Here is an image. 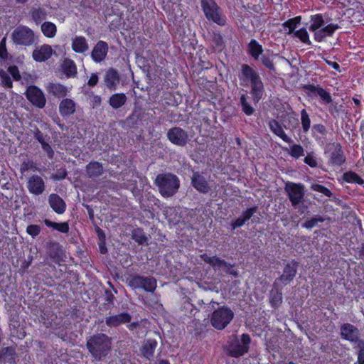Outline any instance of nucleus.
<instances>
[{
  "label": "nucleus",
  "instance_id": "f257e3e1",
  "mask_svg": "<svg viewBox=\"0 0 364 364\" xmlns=\"http://www.w3.org/2000/svg\"><path fill=\"white\" fill-rule=\"evenodd\" d=\"M240 85L246 87L250 85V94L255 103L262 98L264 87L259 74L247 64H242L238 75Z\"/></svg>",
  "mask_w": 364,
  "mask_h": 364
},
{
  "label": "nucleus",
  "instance_id": "f03ea898",
  "mask_svg": "<svg viewBox=\"0 0 364 364\" xmlns=\"http://www.w3.org/2000/svg\"><path fill=\"white\" fill-rule=\"evenodd\" d=\"M112 338L103 333H95L87 338L86 348L93 361H102L112 351Z\"/></svg>",
  "mask_w": 364,
  "mask_h": 364
},
{
  "label": "nucleus",
  "instance_id": "7ed1b4c3",
  "mask_svg": "<svg viewBox=\"0 0 364 364\" xmlns=\"http://www.w3.org/2000/svg\"><path fill=\"white\" fill-rule=\"evenodd\" d=\"M154 183L157 186L161 196L166 198L174 196L180 187L179 178L171 173L158 174Z\"/></svg>",
  "mask_w": 364,
  "mask_h": 364
},
{
  "label": "nucleus",
  "instance_id": "20e7f679",
  "mask_svg": "<svg viewBox=\"0 0 364 364\" xmlns=\"http://www.w3.org/2000/svg\"><path fill=\"white\" fill-rule=\"evenodd\" d=\"M234 312L228 306H219L210 316V323L217 330L225 329L234 318Z\"/></svg>",
  "mask_w": 364,
  "mask_h": 364
},
{
  "label": "nucleus",
  "instance_id": "39448f33",
  "mask_svg": "<svg viewBox=\"0 0 364 364\" xmlns=\"http://www.w3.org/2000/svg\"><path fill=\"white\" fill-rule=\"evenodd\" d=\"M201 7L208 20L221 26L226 24L227 18L222 15L221 9L215 0H201Z\"/></svg>",
  "mask_w": 364,
  "mask_h": 364
},
{
  "label": "nucleus",
  "instance_id": "423d86ee",
  "mask_svg": "<svg viewBox=\"0 0 364 364\" xmlns=\"http://www.w3.org/2000/svg\"><path fill=\"white\" fill-rule=\"evenodd\" d=\"M251 338L249 334L243 333L238 340L232 341L228 344L227 352L228 355L233 358H240L249 351Z\"/></svg>",
  "mask_w": 364,
  "mask_h": 364
},
{
  "label": "nucleus",
  "instance_id": "0eeeda50",
  "mask_svg": "<svg viewBox=\"0 0 364 364\" xmlns=\"http://www.w3.org/2000/svg\"><path fill=\"white\" fill-rule=\"evenodd\" d=\"M129 285L134 289H142L146 292L153 293L156 289L157 282L156 279L151 276L144 277L135 274L130 277Z\"/></svg>",
  "mask_w": 364,
  "mask_h": 364
},
{
  "label": "nucleus",
  "instance_id": "6e6552de",
  "mask_svg": "<svg viewBox=\"0 0 364 364\" xmlns=\"http://www.w3.org/2000/svg\"><path fill=\"white\" fill-rule=\"evenodd\" d=\"M14 44L29 46L35 41L34 32L26 26H19L16 28L11 34Z\"/></svg>",
  "mask_w": 364,
  "mask_h": 364
},
{
  "label": "nucleus",
  "instance_id": "1a4fd4ad",
  "mask_svg": "<svg viewBox=\"0 0 364 364\" xmlns=\"http://www.w3.org/2000/svg\"><path fill=\"white\" fill-rule=\"evenodd\" d=\"M200 257L205 263L208 264L213 268H218L219 269H223L228 274L235 277H238L237 270L233 268L235 267V264L228 262L225 259H220L217 256H208L206 253L200 255Z\"/></svg>",
  "mask_w": 364,
  "mask_h": 364
},
{
  "label": "nucleus",
  "instance_id": "9d476101",
  "mask_svg": "<svg viewBox=\"0 0 364 364\" xmlns=\"http://www.w3.org/2000/svg\"><path fill=\"white\" fill-rule=\"evenodd\" d=\"M27 100L35 107L42 109L45 107L46 99L43 91L36 85H30L25 92Z\"/></svg>",
  "mask_w": 364,
  "mask_h": 364
},
{
  "label": "nucleus",
  "instance_id": "9b49d317",
  "mask_svg": "<svg viewBox=\"0 0 364 364\" xmlns=\"http://www.w3.org/2000/svg\"><path fill=\"white\" fill-rule=\"evenodd\" d=\"M166 136L171 144L178 146H185L189 141L187 132L179 127L169 129L166 133Z\"/></svg>",
  "mask_w": 364,
  "mask_h": 364
},
{
  "label": "nucleus",
  "instance_id": "f8f14e48",
  "mask_svg": "<svg viewBox=\"0 0 364 364\" xmlns=\"http://www.w3.org/2000/svg\"><path fill=\"white\" fill-rule=\"evenodd\" d=\"M340 330L341 337L344 340L355 343L357 346L359 341H364V340L359 338V330L353 324L348 323H344L341 326Z\"/></svg>",
  "mask_w": 364,
  "mask_h": 364
},
{
  "label": "nucleus",
  "instance_id": "ddd939ff",
  "mask_svg": "<svg viewBox=\"0 0 364 364\" xmlns=\"http://www.w3.org/2000/svg\"><path fill=\"white\" fill-rule=\"evenodd\" d=\"M132 316L128 312H122L118 314L110 315L105 318V324L109 328L119 326L122 324L129 323Z\"/></svg>",
  "mask_w": 364,
  "mask_h": 364
},
{
  "label": "nucleus",
  "instance_id": "4468645a",
  "mask_svg": "<svg viewBox=\"0 0 364 364\" xmlns=\"http://www.w3.org/2000/svg\"><path fill=\"white\" fill-rule=\"evenodd\" d=\"M27 188L32 194L41 195L45 190L44 181L40 176L33 175L28 179Z\"/></svg>",
  "mask_w": 364,
  "mask_h": 364
},
{
  "label": "nucleus",
  "instance_id": "2eb2a0df",
  "mask_svg": "<svg viewBox=\"0 0 364 364\" xmlns=\"http://www.w3.org/2000/svg\"><path fill=\"white\" fill-rule=\"evenodd\" d=\"M109 46L108 44L103 41H99L91 52V58L95 63H100L104 60L107 55Z\"/></svg>",
  "mask_w": 364,
  "mask_h": 364
},
{
  "label": "nucleus",
  "instance_id": "dca6fc26",
  "mask_svg": "<svg viewBox=\"0 0 364 364\" xmlns=\"http://www.w3.org/2000/svg\"><path fill=\"white\" fill-rule=\"evenodd\" d=\"M333 146L334 150L331 153L328 162L332 166H340L346 162V156L340 143L333 144Z\"/></svg>",
  "mask_w": 364,
  "mask_h": 364
},
{
  "label": "nucleus",
  "instance_id": "f3484780",
  "mask_svg": "<svg viewBox=\"0 0 364 364\" xmlns=\"http://www.w3.org/2000/svg\"><path fill=\"white\" fill-rule=\"evenodd\" d=\"M48 251L50 257L55 263L60 264L63 261L64 252L58 242H50L48 245Z\"/></svg>",
  "mask_w": 364,
  "mask_h": 364
},
{
  "label": "nucleus",
  "instance_id": "a211bd4d",
  "mask_svg": "<svg viewBox=\"0 0 364 364\" xmlns=\"http://www.w3.org/2000/svg\"><path fill=\"white\" fill-rule=\"evenodd\" d=\"M269 303L274 309H277L282 303V292L279 289L278 279H275L272 289L269 292Z\"/></svg>",
  "mask_w": 364,
  "mask_h": 364
},
{
  "label": "nucleus",
  "instance_id": "6ab92c4d",
  "mask_svg": "<svg viewBox=\"0 0 364 364\" xmlns=\"http://www.w3.org/2000/svg\"><path fill=\"white\" fill-rule=\"evenodd\" d=\"M157 346L158 342L155 338L146 339L140 349L142 356L150 360L154 357Z\"/></svg>",
  "mask_w": 364,
  "mask_h": 364
},
{
  "label": "nucleus",
  "instance_id": "aec40b11",
  "mask_svg": "<svg viewBox=\"0 0 364 364\" xmlns=\"http://www.w3.org/2000/svg\"><path fill=\"white\" fill-rule=\"evenodd\" d=\"M192 186L200 193H208L210 190V186L206 179L198 172L193 173L191 179Z\"/></svg>",
  "mask_w": 364,
  "mask_h": 364
},
{
  "label": "nucleus",
  "instance_id": "412c9836",
  "mask_svg": "<svg viewBox=\"0 0 364 364\" xmlns=\"http://www.w3.org/2000/svg\"><path fill=\"white\" fill-rule=\"evenodd\" d=\"M48 203L53 210L57 214H63L66 210L65 201L56 193H51L48 196Z\"/></svg>",
  "mask_w": 364,
  "mask_h": 364
},
{
  "label": "nucleus",
  "instance_id": "4be33fe9",
  "mask_svg": "<svg viewBox=\"0 0 364 364\" xmlns=\"http://www.w3.org/2000/svg\"><path fill=\"white\" fill-rule=\"evenodd\" d=\"M53 53L51 47L49 45H43L39 48L33 51L32 57L36 62H43L49 59Z\"/></svg>",
  "mask_w": 364,
  "mask_h": 364
},
{
  "label": "nucleus",
  "instance_id": "5701e85b",
  "mask_svg": "<svg viewBox=\"0 0 364 364\" xmlns=\"http://www.w3.org/2000/svg\"><path fill=\"white\" fill-rule=\"evenodd\" d=\"M304 186L301 183H297V212L309 215L310 212L308 210V205L304 199Z\"/></svg>",
  "mask_w": 364,
  "mask_h": 364
},
{
  "label": "nucleus",
  "instance_id": "b1692460",
  "mask_svg": "<svg viewBox=\"0 0 364 364\" xmlns=\"http://www.w3.org/2000/svg\"><path fill=\"white\" fill-rule=\"evenodd\" d=\"M46 90L48 93L58 98L65 97L68 92V87L60 83L50 82L47 85Z\"/></svg>",
  "mask_w": 364,
  "mask_h": 364
},
{
  "label": "nucleus",
  "instance_id": "393cba45",
  "mask_svg": "<svg viewBox=\"0 0 364 364\" xmlns=\"http://www.w3.org/2000/svg\"><path fill=\"white\" fill-rule=\"evenodd\" d=\"M75 102L70 99L65 98L59 104V112L62 116H69L75 112Z\"/></svg>",
  "mask_w": 364,
  "mask_h": 364
},
{
  "label": "nucleus",
  "instance_id": "a878e982",
  "mask_svg": "<svg viewBox=\"0 0 364 364\" xmlns=\"http://www.w3.org/2000/svg\"><path fill=\"white\" fill-rule=\"evenodd\" d=\"M338 28V25L334 23H330L326 26L321 28L314 33L315 40L318 42L322 41L326 36H332L334 31Z\"/></svg>",
  "mask_w": 364,
  "mask_h": 364
},
{
  "label": "nucleus",
  "instance_id": "bb28decb",
  "mask_svg": "<svg viewBox=\"0 0 364 364\" xmlns=\"http://www.w3.org/2000/svg\"><path fill=\"white\" fill-rule=\"evenodd\" d=\"M86 172L89 178H97L103 173L104 168L100 162L92 161L86 165Z\"/></svg>",
  "mask_w": 364,
  "mask_h": 364
},
{
  "label": "nucleus",
  "instance_id": "cd10ccee",
  "mask_svg": "<svg viewBox=\"0 0 364 364\" xmlns=\"http://www.w3.org/2000/svg\"><path fill=\"white\" fill-rule=\"evenodd\" d=\"M88 48L87 41L82 36H75L72 41V49L77 53H83Z\"/></svg>",
  "mask_w": 364,
  "mask_h": 364
},
{
  "label": "nucleus",
  "instance_id": "c85d7f7f",
  "mask_svg": "<svg viewBox=\"0 0 364 364\" xmlns=\"http://www.w3.org/2000/svg\"><path fill=\"white\" fill-rule=\"evenodd\" d=\"M247 53L254 60H257L262 55V46L257 40L252 39L247 45Z\"/></svg>",
  "mask_w": 364,
  "mask_h": 364
},
{
  "label": "nucleus",
  "instance_id": "c756f323",
  "mask_svg": "<svg viewBox=\"0 0 364 364\" xmlns=\"http://www.w3.org/2000/svg\"><path fill=\"white\" fill-rule=\"evenodd\" d=\"M269 127L270 130L277 136H279L284 141L289 142V138L284 133L280 124L275 119L269 121Z\"/></svg>",
  "mask_w": 364,
  "mask_h": 364
},
{
  "label": "nucleus",
  "instance_id": "7c9ffc66",
  "mask_svg": "<svg viewBox=\"0 0 364 364\" xmlns=\"http://www.w3.org/2000/svg\"><path fill=\"white\" fill-rule=\"evenodd\" d=\"M295 274L296 269L294 267H291L289 264H287L284 269L283 274L277 279L279 280V284L280 285L281 283L283 284H287L293 280Z\"/></svg>",
  "mask_w": 364,
  "mask_h": 364
},
{
  "label": "nucleus",
  "instance_id": "2f4dec72",
  "mask_svg": "<svg viewBox=\"0 0 364 364\" xmlns=\"http://www.w3.org/2000/svg\"><path fill=\"white\" fill-rule=\"evenodd\" d=\"M62 70L68 77H73L77 73V66L71 59H65L63 61Z\"/></svg>",
  "mask_w": 364,
  "mask_h": 364
},
{
  "label": "nucleus",
  "instance_id": "473e14b6",
  "mask_svg": "<svg viewBox=\"0 0 364 364\" xmlns=\"http://www.w3.org/2000/svg\"><path fill=\"white\" fill-rule=\"evenodd\" d=\"M43 223L48 228H51L61 233L67 234L70 230L69 224L68 222L55 223L48 219H45Z\"/></svg>",
  "mask_w": 364,
  "mask_h": 364
},
{
  "label": "nucleus",
  "instance_id": "72a5a7b5",
  "mask_svg": "<svg viewBox=\"0 0 364 364\" xmlns=\"http://www.w3.org/2000/svg\"><path fill=\"white\" fill-rule=\"evenodd\" d=\"M127 102V96L124 93L113 94L109 100V105L117 109L125 105Z\"/></svg>",
  "mask_w": 364,
  "mask_h": 364
},
{
  "label": "nucleus",
  "instance_id": "f704fd0d",
  "mask_svg": "<svg viewBox=\"0 0 364 364\" xmlns=\"http://www.w3.org/2000/svg\"><path fill=\"white\" fill-rule=\"evenodd\" d=\"M119 75L117 70L114 69L109 70L105 75V82L109 88L115 87L117 83L119 82Z\"/></svg>",
  "mask_w": 364,
  "mask_h": 364
},
{
  "label": "nucleus",
  "instance_id": "c9c22d12",
  "mask_svg": "<svg viewBox=\"0 0 364 364\" xmlns=\"http://www.w3.org/2000/svg\"><path fill=\"white\" fill-rule=\"evenodd\" d=\"M248 96L246 93L242 94L240 97V103L241 105L242 111L247 116H251L254 114L255 108L247 102Z\"/></svg>",
  "mask_w": 364,
  "mask_h": 364
},
{
  "label": "nucleus",
  "instance_id": "e433bc0d",
  "mask_svg": "<svg viewBox=\"0 0 364 364\" xmlns=\"http://www.w3.org/2000/svg\"><path fill=\"white\" fill-rule=\"evenodd\" d=\"M41 31L47 38H53L57 32V27L55 23L46 21L41 25Z\"/></svg>",
  "mask_w": 364,
  "mask_h": 364
},
{
  "label": "nucleus",
  "instance_id": "4c0bfd02",
  "mask_svg": "<svg viewBox=\"0 0 364 364\" xmlns=\"http://www.w3.org/2000/svg\"><path fill=\"white\" fill-rule=\"evenodd\" d=\"M342 178L343 181L348 183H355L359 185L364 184V180L358 173L351 171L344 173Z\"/></svg>",
  "mask_w": 364,
  "mask_h": 364
},
{
  "label": "nucleus",
  "instance_id": "58836bf2",
  "mask_svg": "<svg viewBox=\"0 0 364 364\" xmlns=\"http://www.w3.org/2000/svg\"><path fill=\"white\" fill-rule=\"evenodd\" d=\"M31 16L32 19L38 24L46 18L47 13L43 8H33L31 11Z\"/></svg>",
  "mask_w": 364,
  "mask_h": 364
},
{
  "label": "nucleus",
  "instance_id": "ea45409f",
  "mask_svg": "<svg viewBox=\"0 0 364 364\" xmlns=\"http://www.w3.org/2000/svg\"><path fill=\"white\" fill-rule=\"evenodd\" d=\"M280 30L284 33L296 36V17L291 18L283 23Z\"/></svg>",
  "mask_w": 364,
  "mask_h": 364
},
{
  "label": "nucleus",
  "instance_id": "a19ab883",
  "mask_svg": "<svg viewBox=\"0 0 364 364\" xmlns=\"http://www.w3.org/2000/svg\"><path fill=\"white\" fill-rule=\"evenodd\" d=\"M132 239L139 245H144L148 242L147 237L141 228L135 229L132 231Z\"/></svg>",
  "mask_w": 364,
  "mask_h": 364
},
{
  "label": "nucleus",
  "instance_id": "79ce46f5",
  "mask_svg": "<svg viewBox=\"0 0 364 364\" xmlns=\"http://www.w3.org/2000/svg\"><path fill=\"white\" fill-rule=\"evenodd\" d=\"M311 18L312 21L309 28L311 31L316 32L324 26V20L321 14L311 16Z\"/></svg>",
  "mask_w": 364,
  "mask_h": 364
},
{
  "label": "nucleus",
  "instance_id": "37998d69",
  "mask_svg": "<svg viewBox=\"0 0 364 364\" xmlns=\"http://www.w3.org/2000/svg\"><path fill=\"white\" fill-rule=\"evenodd\" d=\"M323 221L324 218L322 216L316 215L314 217L305 220L301 224V226L306 229H311L316 225L318 222L323 223Z\"/></svg>",
  "mask_w": 364,
  "mask_h": 364
},
{
  "label": "nucleus",
  "instance_id": "c03bdc74",
  "mask_svg": "<svg viewBox=\"0 0 364 364\" xmlns=\"http://www.w3.org/2000/svg\"><path fill=\"white\" fill-rule=\"evenodd\" d=\"M319 87V85H314L313 84L301 85L300 86V88L304 90L306 95L311 97H316Z\"/></svg>",
  "mask_w": 364,
  "mask_h": 364
},
{
  "label": "nucleus",
  "instance_id": "a18cd8bd",
  "mask_svg": "<svg viewBox=\"0 0 364 364\" xmlns=\"http://www.w3.org/2000/svg\"><path fill=\"white\" fill-rule=\"evenodd\" d=\"M301 122L304 132H307L310 128L311 119L305 109L301 111Z\"/></svg>",
  "mask_w": 364,
  "mask_h": 364
},
{
  "label": "nucleus",
  "instance_id": "49530a36",
  "mask_svg": "<svg viewBox=\"0 0 364 364\" xmlns=\"http://www.w3.org/2000/svg\"><path fill=\"white\" fill-rule=\"evenodd\" d=\"M260 60L262 64L269 70H274L275 66L272 55L268 54H262Z\"/></svg>",
  "mask_w": 364,
  "mask_h": 364
},
{
  "label": "nucleus",
  "instance_id": "de8ad7c7",
  "mask_svg": "<svg viewBox=\"0 0 364 364\" xmlns=\"http://www.w3.org/2000/svg\"><path fill=\"white\" fill-rule=\"evenodd\" d=\"M0 79L3 87L5 88H11L13 82L10 76L3 70H0Z\"/></svg>",
  "mask_w": 364,
  "mask_h": 364
},
{
  "label": "nucleus",
  "instance_id": "09e8293b",
  "mask_svg": "<svg viewBox=\"0 0 364 364\" xmlns=\"http://www.w3.org/2000/svg\"><path fill=\"white\" fill-rule=\"evenodd\" d=\"M318 96L324 104H331L333 102L332 97L329 92L321 87H319L316 97Z\"/></svg>",
  "mask_w": 364,
  "mask_h": 364
},
{
  "label": "nucleus",
  "instance_id": "8fccbe9b",
  "mask_svg": "<svg viewBox=\"0 0 364 364\" xmlns=\"http://www.w3.org/2000/svg\"><path fill=\"white\" fill-rule=\"evenodd\" d=\"M287 187L289 189V196L291 205L296 208V183H290L287 185Z\"/></svg>",
  "mask_w": 364,
  "mask_h": 364
},
{
  "label": "nucleus",
  "instance_id": "3c124183",
  "mask_svg": "<svg viewBox=\"0 0 364 364\" xmlns=\"http://www.w3.org/2000/svg\"><path fill=\"white\" fill-rule=\"evenodd\" d=\"M304 161L305 164H306L307 165L312 168L316 167L318 165L317 159L313 152L308 153L307 155L305 156Z\"/></svg>",
  "mask_w": 364,
  "mask_h": 364
},
{
  "label": "nucleus",
  "instance_id": "603ef678",
  "mask_svg": "<svg viewBox=\"0 0 364 364\" xmlns=\"http://www.w3.org/2000/svg\"><path fill=\"white\" fill-rule=\"evenodd\" d=\"M41 228L38 225H29L26 228V232L33 238L37 237L41 232Z\"/></svg>",
  "mask_w": 364,
  "mask_h": 364
},
{
  "label": "nucleus",
  "instance_id": "864d4df0",
  "mask_svg": "<svg viewBox=\"0 0 364 364\" xmlns=\"http://www.w3.org/2000/svg\"><path fill=\"white\" fill-rule=\"evenodd\" d=\"M68 176V171L65 168L61 167L56 170L55 173L53 174V179L55 181H61L65 179Z\"/></svg>",
  "mask_w": 364,
  "mask_h": 364
},
{
  "label": "nucleus",
  "instance_id": "5fc2aeb1",
  "mask_svg": "<svg viewBox=\"0 0 364 364\" xmlns=\"http://www.w3.org/2000/svg\"><path fill=\"white\" fill-rule=\"evenodd\" d=\"M311 189L315 191L321 193L328 197H331L332 196V193L328 188L320 184H312Z\"/></svg>",
  "mask_w": 364,
  "mask_h": 364
},
{
  "label": "nucleus",
  "instance_id": "6e6d98bb",
  "mask_svg": "<svg viewBox=\"0 0 364 364\" xmlns=\"http://www.w3.org/2000/svg\"><path fill=\"white\" fill-rule=\"evenodd\" d=\"M8 72L15 81H19L21 79L18 68L16 65H10L8 68Z\"/></svg>",
  "mask_w": 364,
  "mask_h": 364
},
{
  "label": "nucleus",
  "instance_id": "4d7b16f0",
  "mask_svg": "<svg viewBox=\"0 0 364 364\" xmlns=\"http://www.w3.org/2000/svg\"><path fill=\"white\" fill-rule=\"evenodd\" d=\"M257 206H252V207L248 208L245 211H243L241 217L243 218V220L245 222H247L252 217V215L257 212Z\"/></svg>",
  "mask_w": 364,
  "mask_h": 364
},
{
  "label": "nucleus",
  "instance_id": "13d9d810",
  "mask_svg": "<svg viewBox=\"0 0 364 364\" xmlns=\"http://www.w3.org/2000/svg\"><path fill=\"white\" fill-rule=\"evenodd\" d=\"M6 38H3L0 42V58L2 60H6L8 58V51L6 46Z\"/></svg>",
  "mask_w": 364,
  "mask_h": 364
},
{
  "label": "nucleus",
  "instance_id": "bf43d9fd",
  "mask_svg": "<svg viewBox=\"0 0 364 364\" xmlns=\"http://www.w3.org/2000/svg\"><path fill=\"white\" fill-rule=\"evenodd\" d=\"M297 38H299L302 42L310 44L311 42L309 41V34L306 29L301 28L297 30Z\"/></svg>",
  "mask_w": 364,
  "mask_h": 364
},
{
  "label": "nucleus",
  "instance_id": "052dcab7",
  "mask_svg": "<svg viewBox=\"0 0 364 364\" xmlns=\"http://www.w3.org/2000/svg\"><path fill=\"white\" fill-rule=\"evenodd\" d=\"M41 147L43 150L47 154L48 158L49 159H53L55 153L52 146L48 142L46 141L44 143H42Z\"/></svg>",
  "mask_w": 364,
  "mask_h": 364
},
{
  "label": "nucleus",
  "instance_id": "680f3d73",
  "mask_svg": "<svg viewBox=\"0 0 364 364\" xmlns=\"http://www.w3.org/2000/svg\"><path fill=\"white\" fill-rule=\"evenodd\" d=\"M357 347L360 348V350L358 353V363L364 364V341H359Z\"/></svg>",
  "mask_w": 364,
  "mask_h": 364
},
{
  "label": "nucleus",
  "instance_id": "e2e57ef3",
  "mask_svg": "<svg viewBox=\"0 0 364 364\" xmlns=\"http://www.w3.org/2000/svg\"><path fill=\"white\" fill-rule=\"evenodd\" d=\"M245 223L246 222L243 220L242 217L234 219L232 220L230 223L231 229L234 230L238 228H240L242 225H244Z\"/></svg>",
  "mask_w": 364,
  "mask_h": 364
},
{
  "label": "nucleus",
  "instance_id": "0e129e2a",
  "mask_svg": "<svg viewBox=\"0 0 364 364\" xmlns=\"http://www.w3.org/2000/svg\"><path fill=\"white\" fill-rule=\"evenodd\" d=\"M95 232L97 235L99 242L102 241H106V235L102 229H101L100 227L96 226L95 228Z\"/></svg>",
  "mask_w": 364,
  "mask_h": 364
},
{
  "label": "nucleus",
  "instance_id": "69168bd1",
  "mask_svg": "<svg viewBox=\"0 0 364 364\" xmlns=\"http://www.w3.org/2000/svg\"><path fill=\"white\" fill-rule=\"evenodd\" d=\"M34 138L41 144L46 142L45 136L38 129L36 128V131L34 132Z\"/></svg>",
  "mask_w": 364,
  "mask_h": 364
},
{
  "label": "nucleus",
  "instance_id": "338daca9",
  "mask_svg": "<svg viewBox=\"0 0 364 364\" xmlns=\"http://www.w3.org/2000/svg\"><path fill=\"white\" fill-rule=\"evenodd\" d=\"M98 75L97 73H92L89 80H88V82H87V85L90 86V87H94L95 86L97 82H98Z\"/></svg>",
  "mask_w": 364,
  "mask_h": 364
},
{
  "label": "nucleus",
  "instance_id": "774afa93",
  "mask_svg": "<svg viewBox=\"0 0 364 364\" xmlns=\"http://www.w3.org/2000/svg\"><path fill=\"white\" fill-rule=\"evenodd\" d=\"M313 129L322 135H325L327 133L326 128L321 124H314Z\"/></svg>",
  "mask_w": 364,
  "mask_h": 364
}]
</instances>
